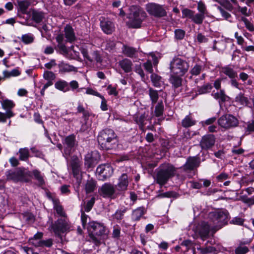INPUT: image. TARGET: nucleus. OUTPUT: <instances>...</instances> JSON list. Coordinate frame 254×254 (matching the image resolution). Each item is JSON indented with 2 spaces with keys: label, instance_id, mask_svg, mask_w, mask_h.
<instances>
[{
  "label": "nucleus",
  "instance_id": "obj_1",
  "mask_svg": "<svg viewBox=\"0 0 254 254\" xmlns=\"http://www.w3.org/2000/svg\"><path fill=\"white\" fill-rule=\"evenodd\" d=\"M97 141L100 148L103 150H111L117 144L118 136L113 129L106 128L99 132Z\"/></svg>",
  "mask_w": 254,
  "mask_h": 254
},
{
  "label": "nucleus",
  "instance_id": "obj_2",
  "mask_svg": "<svg viewBox=\"0 0 254 254\" xmlns=\"http://www.w3.org/2000/svg\"><path fill=\"white\" fill-rule=\"evenodd\" d=\"M127 25L129 28H139L147 16L145 11L139 5H132L129 7Z\"/></svg>",
  "mask_w": 254,
  "mask_h": 254
},
{
  "label": "nucleus",
  "instance_id": "obj_3",
  "mask_svg": "<svg viewBox=\"0 0 254 254\" xmlns=\"http://www.w3.org/2000/svg\"><path fill=\"white\" fill-rule=\"evenodd\" d=\"M5 174L7 181H11L15 183H27L31 182V171L27 170L24 167H17L13 170H8Z\"/></svg>",
  "mask_w": 254,
  "mask_h": 254
},
{
  "label": "nucleus",
  "instance_id": "obj_4",
  "mask_svg": "<svg viewBox=\"0 0 254 254\" xmlns=\"http://www.w3.org/2000/svg\"><path fill=\"white\" fill-rule=\"evenodd\" d=\"M176 172L175 167L169 163L160 165L156 173L155 181L160 187L165 185L170 178L173 177Z\"/></svg>",
  "mask_w": 254,
  "mask_h": 254
},
{
  "label": "nucleus",
  "instance_id": "obj_5",
  "mask_svg": "<svg viewBox=\"0 0 254 254\" xmlns=\"http://www.w3.org/2000/svg\"><path fill=\"white\" fill-rule=\"evenodd\" d=\"M208 216L215 225L214 229L216 231L228 224L229 213L226 209L217 210L210 212Z\"/></svg>",
  "mask_w": 254,
  "mask_h": 254
},
{
  "label": "nucleus",
  "instance_id": "obj_6",
  "mask_svg": "<svg viewBox=\"0 0 254 254\" xmlns=\"http://www.w3.org/2000/svg\"><path fill=\"white\" fill-rule=\"evenodd\" d=\"M87 229L90 238L96 245L100 244V240L97 236H101L105 234L106 228L103 223L97 221H90Z\"/></svg>",
  "mask_w": 254,
  "mask_h": 254
},
{
  "label": "nucleus",
  "instance_id": "obj_7",
  "mask_svg": "<svg viewBox=\"0 0 254 254\" xmlns=\"http://www.w3.org/2000/svg\"><path fill=\"white\" fill-rule=\"evenodd\" d=\"M62 143L64 146L63 155L68 160L78 145V142L76 140L75 135L72 133L65 136L63 139Z\"/></svg>",
  "mask_w": 254,
  "mask_h": 254
},
{
  "label": "nucleus",
  "instance_id": "obj_8",
  "mask_svg": "<svg viewBox=\"0 0 254 254\" xmlns=\"http://www.w3.org/2000/svg\"><path fill=\"white\" fill-rule=\"evenodd\" d=\"M170 68L172 73L184 76L189 68V63L179 58H174L170 64Z\"/></svg>",
  "mask_w": 254,
  "mask_h": 254
},
{
  "label": "nucleus",
  "instance_id": "obj_9",
  "mask_svg": "<svg viewBox=\"0 0 254 254\" xmlns=\"http://www.w3.org/2000/svg\"><path fill=\"white\" fill-rule=\"evenodd\" d=\"M81 166L82 162L77 156L76 155L73 156L70 161V166L73 176L76 180L77 187L80 186L82 179Z\"/></svg>",
  "mask_w": 254,
  "mask_h": 254
},
{
  "label": "nucleus",
  "instance_id": "obj_10",
  "mask_svg": "<svg viewBox=\"0 0 254 254\" xmlns=\"http://www.w3.org/2000/svg\"><path fill=\"white\" fill-rule=\"evenodd\" d=\"M145 9L148 14L155 18H162L167 16V12L163 5L155 2L148 3Z\"/></svg>",
  "mask_w": 254,
  "mask_h": 254
},
{
  "label": "nucleus",
  "instance_id": "obj_11",
  "mask_svg": "<svg viewBox=\"0 0 254 254\" xmlns=\"http://www.w3.org/2000/svg\"><path fill=\"white\" fill-rule=\"evenodd\" d=\"M80 51L83 57L90 62H96V64H101L103 62V58L100 52L96 51H89L87 46H82Z\"/></svg>",
  "mask_w": 254,
  "mask_h": 254
},
{
  "label": "nucleus",
  "instance_id": "obj_12",
  "mask_svg": "<svg viewBox=\"0 0 254 254\" xmlns=\"http://www.w3.org/2000/svg\"><path fill=\"white\" fill-rule=\"evenodd\" d=\"M217 122L221 127L226 129L235 127L239 125V121L237 118L231 114H225L222 116Z\"/></svg>",
  "mask_w": 254,
  "mask_h": 254
},
{
  "label": "nucleus",
  "instance_id": "obj_13",
  "mask_svg": "<svg viewBox=\"0 0 254 254\" xmlns=\"http://www.w3.org/2000/svg\"><path fill=\"white\" fill-rule=\"evenodd\" d=\"M52 228L55 235L62 240V234L69 231L70 226L64 219H58L52 225Z\"/></svg>",
  "mask_w": 254,
  "mask_h": 254
},
{
  "label": "nucleus",
  "instance_id": "obj_14",
  "mask_svg": "<svg viewBox=\"0 0 254 254\" xmlns=\"http://www.w3.org/2000/svg\"><path fill=\"white\" fill-rule=\"evenodd\" d=\"M114 169L109 164H102L99 165L96 169V175L99 179L104 181L112 176Z\"/></svg>",
  "mask_w": 254,
  "mask_h": 254
},
{
  "label": "nucleus",
  "instance_id": "obj_15",
  "mask_svg": "<svg viewBox=\"0 0 254 254\" xmlns=\"http://www.w3.org/2000/svg\"><path fill=\"white\" fill-rule=\"evenodd\" d=\"M100 195L104 198H115V194L117 193V190L115 186L111 183H106L104 184L99 190Z\"/></svg>",
  "mask_w": 254,
  "mask_h": 254
},
{
  "label": "nucleus",
  "instance_id": "obj_16",
  "mask_svg": "<svg viewBox=\"0 0 254 254\" xmlns=\"http://www.w3.org/2000/svg\"><path fill=\"white\" fill-rule=\"evenodd\" d=\"M99 21L100 26L105 34L111 35L115 31V24L110 19L101 16L99 18Z\"/></svg>",
  "mask_w": 254,
  "mask_h": 254
},
{
  "label": "nucleus",
  "instance_id": "obj_17",
  "mask_svg": "<svg viewBox=\"0 0 254 254\" xmlns=\"http://www.w3.org/2000/svg\"><path fill=\"white\" fill-rule=\"evenodd\" d=\"M215 141L216 138L214 135L208 134L202 137L199 145L202 150H207L214 146Z\"/></svg>",
  "mask_w": 254,
  "mask_h": 254
},
{
  "label": "nucleus",
  "instance_id": "obj_18",
  "mask_svg": "<svg viewBox=\"0 0 254 254\" xmlns=\"http://www.w3.org/2000/svg\"><path fill=\"white\" fill-rule=\"evenodd\" d=\"M129 184L128 177L127 174L124 173L118 179V183L115 186L117 193L124 192L127 190Z\"/></svg>",
  "mask_w": 254,
  "mask_h": 254
},
{
  "label": "nucleus",
  "instance_id": "obj_19",
  "mask_svg": "<svg viewBox=\"0 0 254 254\" xmlns=\"http://www.w3.org/2000/svg\"><path fill=\"white\" fill-rule=\"evenodd\" d=\"M200 164V159L196 157H189L186 163L183 166V170L185 171H191L198 167Z\"/></svg>",
  "mask_w": 254,
  "mask_h": 254
},
{
  "label": "nucleus",
  "instance_id": "obj_20",
  "mask_svg": "<svg viewBox=\"0 0 254 254\" xmlns=\"http://www.w3.org/2000/svg\"><path fill=\"white\" fill-rule=\"evenodd\" d=\"M198 234L203 241H205L209 237L210 226L207 222H202L198 229Z\"/></svg>",
  "mask_w": 254,
  "mask_h": 254
},
{
  "label": "nucleus",
  "instance_id": "obj_21",
  "mask_svg": "<svg viewBox=\"0 0 254 254\" xmlns=\"http://www.w3.org/2000/svg\"><path fill=\"white\" fill-rule=\"evenodd\" d=\"M211 95L215 99L218 101L220 107H222L223 104L225 102L230 100V98L225 94L224 90H220L216 92L213 91Z\"/></svg>",
  "mask_w": 254,
  "mask_h": 254
},
{
  "label": "nucleus",
  "instance_id": "obj_22",
  "mask_svg": "<svg viewBox=\"0 0 254 254\" xmlns=\"http://www.w3.org/2000/svg\"><path fill=\"white\" fill-rule=\"evenodd\" d=\"M128 210V207L125 206L120 207L115 213L112 215L113 220L116 221L118 223H120L124 219L125 213Z\"/></svg>",
  "mask_w": 254,
  "mask_h": 254
},
{
  "label": "nucleus",
  "instance_id": "obj_23",
  "mask_svg": "<svg viewBox=\"0 0 254 254\" xmlns=\"http://www.w3.org/2000/svg\"><path fill=\"white\" fill-rule=\"evenodd\" d=\"M66 42L72 43L76 40L75 35L72 26L67 24L64 28Z\"/></svg>",
  "mask_w": 254,
  "mask_h": 254
},
{
  "label": "nucleus",
  "instance_id": "obj_24",
  "mask_svg": "<svg viewBox=\"0 0 254 254\" xmlns=\"http://www.w3.org/2000/svg\"><path fill=\"white\" fill-rule=\"evenodd\" d=\"M146 213V209L144 207H138L132 210L131 219L133 221H138Z\"/></svg>",
  "mask_w": 254,
  "mask_h": 254
},
{
  "label": "nucleus",
  "instance_id": "obj_25",
  "mask_svg": "<svg viewBox=\"0 0 254 254\" xmlns=\"http://www.w3.org/2000/svg\"><path fill=\"white\" fill-rule=\"evenodd\" d=\"M122 50L123 54L127 57L130 58L137 57L138 51L135 48L124 44Z\"/></svg>",
  "mask_w": 254,
  "mask_h": 254
},
{
  "label": "nucleus",
  "instance_id": "obj_26",
  "mask_svg": "<svg viewBox=\"0 0 254 254\" xmlns=\"http://www.w3.org/2000/svg\"><path fill=\"white\" fill-rule=\"evenodd\" d=\"M86 194L93 192L97 189V182L92 178H89L84 185Z\"/></svg>",
  "mask_w": 254,
  "mask_h": 254
},
{
  "label": "nucleus",
  "instance_id": "obj_27",
  "mask_svg": "<svg viewBox=\"0 0 254 254\" xmlns=\"http://www.w3.org/2000/svg\"><path fill=\"white\" fill-rule=\"evenodd\" d=\"M182 75H179L172 73L169 78V82L172 84V87L176 89L182 85Z\"/></svg>",
  "mask_w": 254,
  "mask_h": 254
},
{
  "label": "nucleus",
  "instance_id": "obj_28",
  "mask_svg": "<svg viewBox=\"0 0 254 254\" xmlns=\"http://www.w3.org/2000/svg\"><path fill=\"white\" fill-rule=\"evenodd\" d=\"M18 155V159L21 161L28 162L30 157L29 149L27 147L20 148L16 153Z\"/></svg>",
  "mask_w": 254,
  "mask_h": 254
},
{
  "label": "nucleus",
  "instance_id": "obj_29",
  "mask_svg": "<svg viewBox=\"0 0 254 254\" xmlns=\"http://www.w3.org/2000/svg\"><path fill=\"white\" fill-rule=\"evenodd\" d=\"M119 65L125 72L128 73L132 70V63L129 59H123L119 61Z\"/></svg>",
  "mask_w": 254,
  "mask_h": 254
},
{
  "label": "nucleus",
  "instance_id": "obj_30",
  "mask_svg": "<svg viewBox=\"0 0 254 254\" xmlns=\"http://www.w3.org/2000/svg\"><path fill=\"white\" fill-rule=\"evenodd\" d=\"M235 102L238 104L243 106H246L251 107L249 106L250 102L247 97L245 95V94L242 92H240L235 97Z\"/></svg>",
  "mask_w": 254,
  "mask_h": 254
},
{
  "label": "nucleus",
  "instance_id": "obj_31",
  "mask_svg": "<svg viewBox=\"0 0 254 254\" xmlns=\"http://www.w3.org/2000/svg\"><path fill=\"white\" fill-rule=\"evenodd\" d=\"M55 88L64 92L69 91L70 88L67 82L64 80H59L55 83Z\"/></svg>",
  "mask_w": 254,
  "mask_h": 254
},
{
  "label": "nucleus",
  "instance_id": "obj_32",
  "mask_svg": "<svg viewBox=\"0 0 254 254\" xmlns=\"http://www.w3.org/2000/svg\"><path fill=\"white\" fill-rule=\"evenodd\" d=\"M31 173L32 177L33 176L34 178L37 180L38 185L39 187H42L45 185V183L43 176L40 171L35 169L31 171Z\"/></svg>",
  "mask_w": 254,
  "mask_h": 254
},
{
  "label": "nucleus",
  "instance_id": "obj_33",
  "mask_svg": "<svg viewBox=\"0 0 254 254\" xmlns=\"http://www.w3.org/2000/svg\"><path fill=\"white\" fill-rule=\"evenodd\" d=\"M148 95L151 102V108L157 102L159 99V94L157 90L149 88L148 91Z\"/></svg>",
  "mask_w": 254,
  "mask_h": 254
},
{
  "label": "nucleus",
  "instance_id": "obj_34",
  "mask_svg": "<svg viewBox=\"0 0 254 254\" xmlns=\"http://www.w3.org/2000/svg\"><path fill=\"white\" fill-rule=\"evenodd\" d=\"M221 72L225 74L230 78H235L237 77V72L228 65L222 67Z\"/></svg>",
  "mask_w": 254,
  "mask_h": 254
},
{
  "label": "nucleus",
  "instance_id": "obj_35",
  "mask_svg": "<svg viewBox=\"0 0 254 254\" xmlns=\"http://www.w3.org/2000/svg\"><path fill=\"white\" fill-rule=\"evenodd\" d=\"M44 18V13L33 9L32 11V19L36 23H40Z\"/></svg>",
  "mask_w": 254,
  "mask_h": 254
},
{
  "label": "nucleus",
  "instance_id": "obj_36",
  "mask_svg": "<svg viewBox=\"0 0 254 254\" xmlns=\"http://www.w3.org/2000/svg\"><path fill=\"white\" fill-rule=\"evenodd\" d=\"M0 103L2 108L6 112L12 111V109L15 107L13 101L7 99L2 100Z\"/></svg>",
  "mask_w": 254,
  "mask_h": 254
},
{
  "label": "nucleus",
  "instance_id": "obj_37",
  "mask_svg": "<svg viewBox=\"0 0 254 254\" xmlns=\"http://www.w3.org/2000/svg\"><path fill=\"white\" fill-rule=\"evenodd\" d=\"M84 165L87 169L92 168L95 166V160L91 154H87L84 158Z\"/></svg>",
  "mask_w": 254,
  "mask_h": 254
},
{
  "label": "nucleus",
  "instance_id": "obj_38",
  "mask_svg": "<svg viewBox=\"0 0 254 254\" xmlns=\"http://www.w3.org/2000/svg\"><path fill=\"white\" fill-rule=\"evenodd\" d=\"M196 121L190 115L187 116L182 122V125L184 127H189L194 125Z\"/></svg>",
  "mask_w": 254,
  "mask_h": 254
},
{
  "label": "nucleus",
  "instance_id": "obj_39",
  "mask_svg": "<svg viewBox=\"0 0 254 254\" xmlns=\"http://www.w3.org/2000/svg\"><path fill=\"white\" fill-rule=\"evenodd\" d=\"M212 87H213L210 83H207L201 86H197V92L198 94H206L210 92Z\"/></svg>",
  "mask_w": 254,
  "mask_h": 254
},
{
  "label": "nucleus",
  "instance_id": "obj_40",
  "mask_svg": "<svg viewBox=\"0 0 254 254\" xmlns=\"http://www.w3.org/2000/svg\"><path fill=\"white\" fill-rule=\"evenodd\" d=\"M81 113L82 114V118L84 121L88 120L90 116L89 112L86 110L83 106L81 103H78L77 107V112L76 114Z\"/></svg>",
  "mask_w": 254,
  "mask_h": 254
},
{
  "label": "nucleus",
  "instance_id": "obj_41",
  "mask_svg": "<svg viewBox=\"0 0 254 254\" xmlns=\"http://www.w3.org/2000/svg\"><path fill=\"white\" fill-rule=\"evenodd\" d=\"M14 115L15 114L13 111L5 112V113L0 112V123H6L7 119H10L13 117Z\"/></svg>",
  "mask_w": 254,
  "mask_h": 254
},
{
  "label": "nucleus",
  "instance_id": "obj_42",
  "mask_svg": "<svg viewBox=\"0 0 254 254\" xmlns=\"http://www.w3.org/2000/svg\"><path fill=\"white\" fill-rule=\"evenodd\" d=\"M17 3L19 7V9L20 10L21 12H22L23 14H27V9L30 5V2L26 0H18Z\"/></svg>",
  "mask_w": 254,
  "mask_h": 254
},
{
  "label": "nucleus",
  "instance_id": "obj_43",
  "mask_svg": "<svg viewBox=\"0 0 254 254\" xmlns=\"http://www.w3.org/2000/svg\"><path fill=\"white\" fill-rule=\"evenodd\" d=\"M53 205L54 209L56 211V212L58 215L61 216H64L65 215V213L64 211V208L60 204L59 199L53 200Z\"/></svg>",
  "mask_w": 254,
  "mask_h": 254
},
{
  "label": "nucleus",
  "instance_id": "obj_44",
  "mask_svg": "<svg viewBox=\"0 0 254 254\" xmlns=\"http://www.w3.org/2000/svg\"><path fill=\"white\" fill-rule=\"evenodd\" d=\"M205 18V15L200 13H194L193 14L191 21L196 24L200 25L203 23V20Z\"/></svg>",
  "mask_w": 254,
  "mask_h": 254
},
{
  "label": "nucleus",
  "instance_id": "obj_45",
  "mask_svg": "<svg viewBox=\"0 0 254 254\" xmlns=\"http://www.w3.org/2000/svg\"><path fill=\"white\" fill-rule=\"evenodd\" d=\"M35 246L37 247H46L50 248L53 245V241L51 239L47 240H40L36 243L32 242Z\"/></svg>",
  "mask_w": 254,
  "mask_h": 254
},
{
  "label": "nucleus",
  "instance_id": "obj_46",
  "mask_svg": "<svg viewBox=\"0 0 254 254\" xmlns=\"http://www.w3.org/2000/svg\"><path fill=\"white\" fill-rule=\"evenodd\" d=\"M58 66L60 68V70L63 72L71 71L74 68L73 66L66 64L63 61L61 62Z\"/></svg>",
  "mask_w": 254,
  "mask_h": 254
},
{
  "label": "nucleus",
  "instance_id": "obj_47",
  "mask_svg": "<svg viewBox=\"0 0 254 254\" xmlns=\"http://www.w3.org/2000/svg\"><path fill=\"white\" fill-rule=\"evenodd\" d=\"M180 196V194L174 191H169L161 193L157 195L158 197H168L171 198L173 197L175 198H178Z\"/></svg>",
  "mask_w": 254,
  "mask_h": 254
},
{
  "label": "nucleus",
  "instance_id": "obj_48",
  "mask_svg": "<svg viewBox=\"0 0 254 254\" xmlns=\"http://www.w3.org/2000/svg\"><path fill=\"white\" fill-rule=\"evenodd\" d=\"M164 112V105L162 101L158 102L155 107V115L156 117H159L163 115Z\"/></svg>",
  "mask_w": 254,
  "mask_h": 254
},
{
  "label": "nucleus",
  "instance_id": "obj_49",
  "mask_svg": "<svg viewBox=\"0 0 254 254\" xmlns=\"http://www.w3.org/2000/svg\"><path fill=\"white\" fill-rule=\"evenodd\" d=\"M23 219L28 223L32 224L35 221V216L29 212H24L22 214Z\"/></svg>",
  "mask_w": 254,
  "mask_h": 254
},
{
  "label": "nucleus",
  "instance_id": "obj_50",
  "mask_svg": "<svg viewBox=\"0 0 254 254\" xmlns=\"http://www.w3.org/2000/svg\"><path fill=\"white\" fill-rule=\"evenodd\" d=\"M151 80L153 85L156 87H159L161 85V77L156 73H152L150 76Z\"/></svg>",
  "mask_w": 254,
  "mask_h": 254
},
{
  "label": "nucleus",
  "instance_id": "obj_51",
  "mask_svg": "<svg viewBox=\"0 0 254 254\" xmlns=\"http://www.w3.org/2000/svg\"><path fill=\"white\" fill-rule=\"evenodd\" d=\"M182 18H189L190 19H192L193 14H194L195 11L189 9L188 8H185L182 10Z\"/></svg>",
  "mask_w": 254,
  "mask_h": 254
},
{
  "label": "nucleus",
  "instance_id": "obj_52",
  "mask_svg": "<svg viewBox=\"0 0 254 254\" xmlns=\"http://www.w3.org/2000/svg\"><path fill=\"white\" fill-rule=\"evenodd\" d=\"M3 78H9L11 76H17L20 74V72L17 69H13L11 71L4 70L3 71Z\"/></svg>",
  "mask_w": 254,
  "mask_h": 254
},
{
  "label": "nucleus",
  "instance_id": "obj_53",
  "mask_svg": "<svg viewBox=\"0 0 254 254\" xmlns=\"http://www.w3.org/2000/svg\"><path fill=\"white\" fill-rule=\"evenodd\" d=\"M90 220V218L88 215L85 214V212L81 209V220L82 223V226L83 229H87L88 226V220Z\"/></svg>",
  "mask_w": 254,
  "mask_h": 254
},
{
  "label": "nucleus",
  "instance_id": "obj_54",
  "mask_svg": "<svg viewBox=\"0 0 254 254\" xmlns=\"http://www.w3.org/2000/svg\"><path fill=\"white\" fill-rule=\"evenodd\" d=\"M43 78L47 81L54 82L56 79V74L51 71L46 70L43 73Z\"/></svg>",
  "mask_w": 254,
  "mask_h": 254
},
{
  "label": "nucleus",
  "instance_id": "obj_55",
  "mask_svg": "<svg viewBox=\"0 0 254 254\" xmlns=\"http://www.w3.org/2000/svg\"><path fill=\"white\" fill-rule=\"evenodd\" d=\"M95 202V198L92 197L87 201L84 206V212H88L91 211Z\"/></svg>",
  "mask_w": 254,
  "mask_h": 254
},
{
  "label": "nucleus",
  "instance_id": "obj_56",
  "mask_svg": "<svg viewBox=\"0 0 254 254\" xmlns=\"http://www.w3.org/2000/svg\"><path fill=\"white\" fill-rule=\"evenodd\" d=\"M197 8L199 13H201L204 15L208 13L206 5L203 1H199L197 3Z\"/></svg>",
  "mask_w": 254,
  "mask_h": 254
},
{
  "label": "nucleus",
  "instance_id": "obj_57",
  "mask_svg": "<svg viewBox=\"0 0 254 254\" xmlns=\"http://www.w3.org/2000/svg\"><path fill=\"white\" fill-rule=\"evenodd\" d=\"M21 41L25 44H29L33 42L34 37L30 34H24L21 37Z\"/></svg>",
  "mask_w": 254,
  "mask_h": 254
},
{
  "label": "nucleus",
  "instance_id": "obj_58",
  "mask_svg": "<svg viewBox=\"0 0 254 254\" xmlns=\"http://www.w3.org/2000/svg\"><path fill=\"white\" fill-rule=\"evenodd\" d=\"M142 66L146 72L151 74L153 73V69L151 61L149 60H147L146 62L143 64Z\"/></svg>",
  "mask_w": 254,
  "mask_h": 254
},
{
  "label": "nucleus",
  "instance_id": "obj_59",
  "mask_svg": "<svg viewBox=\"0 0 254 254\" xmlns=\"http://www.w3.org/2000/svg\"><path fill=\"white\" fill-rule=\"evenodd\" d=\"M249 251V249L247 247L239 245L235 249V253L236 254H246Z\"/></svg>",
  "mask_w": 254,
  "mask_h": 254
},
{
  "label": "nucleus",
  "instance_id": "obj_60",
  "mask_svg": "<svg viewBox=\"0 0 254 254\" xmlns=\"http://www.w3.org/2000/svg\"><path fill=\"white\" fill-rule=\"evenodd\" d=\"M241 20L244 22L246 27L249 31L250 32L254 31V26L253 24L250 22L247 18L245 17H242Z\"/></svg>",
  "mask_w": 254,
  "mask_h": 254
},
{
  "label": "nucleus",
  "instance_id": "obj_61",
  "mask_svg": "<svg viewBox=\"0 0 254 254\" xmlns=\"http://www.w3.org/2000/svg\"><path fill=\"white\" fill-rule=\"evenodd\" d=\"M202 70V66L199 64H195L190 70V73L192 75H199Z\"/></svg>",
  "mask_w": 254,
  "mask_h": 254
},
{
  "label": "nucleus",
  "instance_id": "obj_62",
  "mask_svg": "<svg viewBox=\"0 0 254 254\" xmlns=\"http://www.w3.org/2000/svg\"><path fill=\"white\" fill-rule=\"evenodd\" d=\"M245 220L238 216L233 218L230 221V223L231 224L243 226Z\"/></svg>",
  "mask_w": 254,
  "mask_h": 254
},
{
  "label": "nucleus",
  "instance_id": "obj_63",
  "mask_svg": "<svg viewBox=\"0 0 254 254\" xmlns=\"http://www.w3.org/2000/svg\"><path fill=\"white\" fill-rule=\"evenodd\" d=\"M30 150L36 157L43 158L45 156L41 150L37 149L35 147H31Z\"/></svg>",
  "mask_w": 254,
  "mask_h": 254
},
{
  "label": "nucleus",
  "instance_id": "obj_64",
  "mask_svg": "<svg viewBox=\"0 0 254 254\" xmlns=\"http://www.w3.org/2000/svg\"><path fill=\"white\" fill-rule=\"evenodd\" d=\"M245 129V133L247 134L254 132V120H252L251 122L248 123L247 127H246Z\"/></svg>",
  "mask_w": 254,
  "mask_h": 254
}]
</instances>
